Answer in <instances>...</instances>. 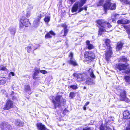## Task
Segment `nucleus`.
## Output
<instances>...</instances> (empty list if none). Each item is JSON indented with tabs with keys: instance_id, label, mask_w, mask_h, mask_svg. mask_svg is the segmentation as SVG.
<instances>
[{
	"instance_id": "obj_54",
	"label": "nucleus",
	"mask_w": 130,
	"mask_h": 130,
	"mask_svg": "<svg viewBox=\"0 0 130 130\" xmlns=\"http://www.w3.org/2000/svg\"><path fill=\"white\" fill-rule=\"evenodd\" d=\"M35 45L37 47H35L34 46V48H35L34 49V50L37 49V48L38 47H39L40 46V45L38 44H36Z\"/></svg>"
},
{
	"instance_id": "obj_40",
	"label": "nucleus",
	"mask_w": 130,
	"mask_h": 130,
	"mask_svg": "<svg viewBox=\"0 0 130 130\" xmlns=\"http://www.w3.org/2000/svg\"><path fill=\"white\" fill-rule=\"evenodd\" d=\"M52 37V36L50 35V34L49 33H47L45 36V38H50Z\"/></svg>"
},
{
	"instance_id": "obj_30",
	"label": "nucleus",
	"mask_w": 130,
	"mask_h": 130,
	"mask_svg": "<svg viewBox=\"0 0 130 130\" xmlns=\"http://www.w3.org/2000/svg\"><path fill=\"white\" fill-rule=\"evenodd\" d=\"M41 18V14H38L37 15L35 20L38 22H40V20Z\"/></svg>"
},
{
	"instance_id": "obj_19",
	"label": "nucleus",
	"mask_w": 130,
	"mask_h": 130,
	"mask_svg": "<svg viewBox=\"0 0 130 130\" xmlns=\"http://www.w3.org/2000/svg\"><path fill=\"white\" fill-rule=\"evenodd\" d=\"M119 61L121 62H126L128 61V60L127 58L124 56H121L120 57L118 60Z\"/></svg>"
},
{
	"instance_id": "obj_7",
	"label": "nucleus",
	"mask_w": 130,
	"mask_h": 130,
	"mask_svg": "<svg viewBox=\"0 0 130 130\" xmlns=\"http://www.w3.org/2000/svg\"><path fill=\"white\" fill-rule=\"evenodd\" d=\"M117 90L120 93V96L121 100L124 101L126 99V94L125 91L123 89L121 88H118Z\"/></svg>"
},
{
	"instance_id": "obj_25",
	"label": "nucleus",
	"mask_w": 130,
	"mask_h": 130,
	"mask_svg": "<svg viewBox=\"0 0 130 130\" xmlns=\"http://www.w3.org/2000/svg\"><path fill=\"white\" fill-rule=\"evenodd\" d=\"M123 4L126 5L129 4L130 1L128 0H119Z\"/></svg>"
},
{
	"instance_id": "obj_23",
	"label": "nucleus",
	"mask_w": 130,
	"mask_h": 130,
	"mask_svg": "<svg viewBox=\"0 0 130 130\" xmlns=\"http://www.w3.org/2000/svg\"><path fill=\"white\" fill-rule=\"evenodd\" d=\"M86 44L87 45V47L88 49L90 50L93 48V46L92 44L90 43L89 41H86Z\"/></svg>"
},
{
	"instance_id": "obj_12",
	"label": "nucleus",
	"mask_w": 130,
	"mask_h": 130,
	"mask_svg": "<svg viewBox=\"0 0 130 130\" xmlns=\"http://www.w3.org/2000/svg\"><path fill=\"white\" fill-rule=\"evenodd\" d=\"M128 65H126L124 64L119 63L116 66V68L118 69L119 71L125 70L127 68Z\"/></svg>"
},
{
	"instance_id": "obj_1",
	"label": "nucleus",
	"mask_w": 130,
	"mask_h": 130,
	"mask_svg": "<svg viewBox=\"0 0 130 130\" xmlns=\"http://www.w3.org/2000/svg\"><path fill=\"white\" fill-rule=\"evenodd\" d=\"M55 98V100H53L52 101L55 109L56 107H59L61 105L65 104L66 103V100L63 99L62 95H57Z\"/></svg>"
},
{
	"instance_id": "obj_34",
	"label": "nucleus",
	"mask_w": 130,
	"mask_h": 130,
	"mask_svg": "<svg viewBox=\"0 0 130 130\" xmlns=\"http://www.w3.org/2000/svg\"><path fill=\"white\" fill-rule=\"evenodd\" d=\"M87 7H85L84 8H81L79 9V10L78 11V12L77 13H78L80 12L84 9L85 10V11H86L87 10Z\"/></svg>"
},
{
	"instance_id": "obj_26",
	"label": "nucleus",
	"mask_w": 130,
	"mask_h": 130,
	"mask_svg": "<svg viewBox=\"0 0 130 130\" xmlns=\"http://www.w3.org/2000/svg\"><path fill=\"white\" fill-rule=\"evenodd\" d=\"M105 31V30L104 29L102 28H100L99 31L98 35L99 36L101 35L102 34V32Z\"/></svg>"
},
{
	"instance_id": "obj_5",
	"label": "nucleus",
	"mask_w": 130,
	"mask_h": 130,
	"mask_svg": "<svg viewBox=\"0 0 130 130\" xmlns=\"http://www.w3.org/2000/svg\"><path fill=\"white\" fill-rule=\"evenodd\" d=\"M84 57L86 60L90 62L95 58V55L92 52H86L84 54Z\"/></svg>"
},
{
	"instance_id": "obj_10",
	"label": "nucleus",
	"mask_w": 130,
	"mask_h": 130,
	"mask_svg": "<svg viewBox=\"0 0 130 130\" xmlns=\"http://www.w3.org/2000/svg\"><path fill=\"white\" fill-rule=\"evenodd\" d=\"M70 60L68 61L69 64L73 65L74 66H76L77 65L76 61L73 58V54L72 53H70L69 56Z\"/></svg>"
},
{
	"instance_id": "obj_21",
	"label": "nucleus",
	"mask_w": 130,
	"mask_h": 130,
	"mask_svg": "<svg viewBox=\"0 0 130 130\" xmlns=\"http://www.w3.org/2000/svg\"><path fill=\"white\" fill-rule=\"evenodd\" d=\"M15 124L19 126H23L24 124V123L20 121V120H16L15 121Z\"/></svg>"
},
{
	"instance_id": "obj_16",
	"label": "nucleus",
	"mask_w": 130,
	"mask_h": 130,
	"mask_svg": "<svg viewBox=\"0 0 130 130\" xmlns=\"http://www.w3.org/2000/svg\"><path fill=\"white\" fill-rule=\"evenodd\" d=\"M130 23V21L126 19H124L121 20H119L117 21L118 24H128Z\"/></svg>"
},
{
	"instance_id": "obj_33",
	"label": "nucleus",
	"mask_w": 130,
	"mask_h": 130,
	"mask_svg": "<svg viewBox=\"0 0 130 130\" xmlns=\"http://www.w3.org/2000/svg\"><path fill=\"white\" fill-rule=\"evenodd\" d=\"M123 73H125L126 74H130V69H127V68L125 70L123 71Z\"/></svg>"
},
{
	"instance_id": "obj_22",
	"label": "nucleus",
	"mask_w": 130,
	"mask_h": 130,
	"mask_svg": "<svg viewBox=\"0 0 130 130\" xmlns=\"http://www.w3.org/2000/svg\"><path fill=\"white\" fill-rule=\"evenodd\" d=\"M7 79L5 77H0V85L4 84L6 82Z\"/></svg>"
},
{
	"instance_id": "obj_63",
	"label": "nucleus",
	"mask_w": 130,
	"mask_h": 130,
	"mask_svg": "<svg viewBox=\"0 0 130 130\" xmlns=\"http://www.w3.org/2000/svg\"><path fill=\"white\" fill-rule=\"evenodd\" d=\"M65 64L64 63H63V66Z\"/></svg>"
},
{
	"instance_id": "obj_52",
	"label": "nucleus",
	"mask_w": 130,
	"mask_h": 130,
	"mask_svg": "<svg viewBox=\"0 0 130 130\" xmlns=\"http://www.w3.org/2000/svg\"><path fill=\"white\" fill-rule=\"evenodd\" d=\"M30 15V12H28L26 13V16L27 17H28Z\"/></svg>"
},
{
	"instance_id": "obj_45",
	"label": "nucleus",
	"mask_w": 130,
	"mask_h": 130,
	"mask_svg": "<svg viewBox=\"0 0 130 130\" xmlns=\"http://www.w3.org/2000/svg\"><path fill=\"white\" fill-rule=\"evenodd\" d=\"M31 47L30 46H28L27 48V52L29 53L31 51Z\"/></svg>"
},
{
	"instance_id": "obj_29",
	"label": "nucleus",
	"mask_w": 130,
	"mask_h": 130,
	"mask_svg": "<svg viewBox=\"0 0 130 130\" xmlns=\"http://www.w3.org/2000/svg\"><path fill=\"white\" fill-rule=\"evenodd\" d=\"M40 22H38L37 21L35 20L33 23V25L34 27H37L38 26Z\"/></svg>"
},
{
	"instance_id": "obj_51",
	"label": "nucleus",
	"mask_w": 130,
	"mask_h": 130,
	"mask_svg": "<svg viewBox=\"0 0 130 130\" xmlns=\"http://www.w3.org/2000/svg\"><path fill=\"white\" fill-rule=\"evenodd\" d=\"M49 32L50 34L53 36H55V33L52 30L50 31Z\"/></svg>"
},
{
	"instance_id": "obj_4",
	"label": "nucleus",
	"mask_w": 130,
	"mask_h": 130,
	"mask_svg": "<svg viewBox=\"0 0 130 130\" xmlns=\"http://www.w3.org/2000/svg\"><path fill=\"white\" fill-rule=\"evenodd\" d=\"M86 1L87 0H81L79 2L76 3L73 5L72 8V12H73L77 11L78 8L82 6L85 3Z\"/></svg>"
},
{
	"instance_id": "obj_60",
	"label": "nucleus",
	"mask_w": 130,
	"mask_h": 130,
	"mask_svg": "<svg viewBox=\"0 0 130 130\" xmlns=\"http://www.w3.org/2000/svg\"><path fill=\"white\" fill-rule=\"evenodd\" d=\"M13 85L12 86V88L13 89V90H14L13 89Z\"/></svg>"
},
{
	"instance_id": "obj_44",
	"label": "nucleus",
	"mask_w": 130,
	"mask_h": 130,
	"mask_svg": "<svg viewBox=\"0 0 130 130\" xmlns=\"http://www.w3.org/2000/svg\"><path fill=\"white\" fill-rule=\"evenodd\" d=\"M68 32V30L67 28L64 29V35H63L64 36H66Z\"/></svg>"
},
{
	"instance_id": "obj_38",
	"label": "nucleus",
	"mask_w": 130,
	"mask_h": 130,
	"mask_svg": "<svg viewBox=\"0 0 130 130\" xmlns=\"http://www.w3.org/2000/svg\"><path fill=\"white\" fill-rule=\"evenodd\" d=\"M104 1V0H100L98 4L97 5L98 6H101L102 5Z\"/></svg>"
},
{
	"instance_id": "obj_55",
	"label": "nucleus",
	"mask_w": 130,
	"mask_h": 130,
	"mask_svg": "<svg viewBox=\"0 0 130 130\" xmlns=\"http://www.w3.org/2000/svg\"><path fill=\"white\" fill-rule=\"evenodd\" d=\"M105 130H112V129L109 127H106Z\"/></svg>"
},
{
	"instance_id": "obj_28",
	"label": "nucleus",
	"mask_w": 130,
	"mask_h": 130,
	"mask_svg": "<svg viewBox=\"0 0 130 130\" xmlns=\"http://www.w3.org/2000/svg\"><path fill=\"white\" fill-rule=\"evenodd\" d=\"M10 32L11 34L14 35L16 32V30L15 28H11L9 29Z\"/></svg>"
},
{
	"instance_id": "obj_41",
	"label": "nucleus",
	"mask_w": 130,
	"mask_h": 130,
	"mask_svg": "<svg viewBox=\"0 0 130 130\" xmlns=\"http://www.w3.org/2000/svg\"><path fill=\"white\" fill-rule=\"evenodd\" d=\"M118 15H119L118 14H115L113 15V16L114 17H115V18H113V16H112V17H111L112 19H113V20H112V21L113 22H115V20H114V19H115V20L116 19V17Z\"/></svg>"
},
{
	"instance_id": "obj_56",
	"label": "nucleus",
	"mask_w": 130,
	"mask_h": 130,
	"mask_svg": "<svg viewBox=\"0 0 130 130\" xmlns=\"http://www.w3.org/2000/svg\"><path fill=\"white\" fill-rule=\"evenodd\" d=\"M83 130H91L90 128H83Z\"/></svg>"
},
{
	"instance_id": "obj_61",
	"label": "nucleus",
	"mask_w": 130,
	"mask_h": 130,
	"mask_svg": "<svg viewBox=\"0 0 130 130\" xmlns=\"http://www.w3.org/2000/svg\"><path fill=\"white\" fill-rule=\"evenodd\" d=\"M14 93V92L13 91H12L11 95H12Z\"/></svg>"
},
{
	"instance_id": "obj_49",
	"label": "nucleus",
	"mask_w": 130,
	"mask_h": 130,
	"mask_svg": "<svg viewBox=\"0 0 130 130\" xmlns=\"http://www.w3.org/2000/svg\"><path fill=\"white\" fill-rule=\"evenodd\" d=\"M61 26L64 29L67 28V26L65 24H62Z\"/></svg>"
},
{
	"instance_id": "obj_15",
	"label": "nucleus",
	"mask_w": 130,
	"mask_h": 130,
	"mask_svg": "<svg viewBox=\"0 0 130 130\" xmlns=\"http://www.w3.org/2000/svg\"><path fill=\"white\" fill-rule=\"evenodd\" d=\"M85 83L87 85H94L95 84L94 81L89 77L87 78Z\"/></svg>"
},
{
	"instance_id": "obj_6",
	"label": "nucleus",
	"mask_w": 130,
	"mask_h": 130,
	"mask_svg": "<svg viewBox=\"0 0 130 130\" xmlns=\"http://www.w3.org/2000/svg\"><path fill=\"white\" fill-rule=\"evenodd\" d=\"M20 22L21 24H20V27L21 30H22L23 27H24V26L25 27H28L30 25L28 20L24 17H22L21 19Z\"/></svg>"
},
{
	"instance_id": "obj_31",
	"label": "nucleus",
	"mask_w": 130,
	"mask_h": 130,
	"mask_svg": "<svg viewBox=\"0 0 130 130\" xmlns=\"http://www.w3.org/2000/svg\"><path fill=\"white\" fill-rule=\"evenodd\" d=\"M124 79L126 82L130 84V76H126L124 77Z\"/></svg>"
},
{
	"instance_id": "obj_48",
	"label": "nucleus",
	"mask_w": 130,
	"mask_h": 130,
	"mask_svg": "<svg viewBox=\"0 0 130 130\" xmlns=\"http://www.w3.org/2000/svg\"><path fill=\"white\" fill-rule=\"evenodd\" d=\"M106 27L107 26V27L108 28H110L112 27V25H111L109 23H108L107 22V23L106 24Z\"/></svg>"
},
{
	"instance_id": "obj_9",
	"label": "nucleus",
	"mask_w": 130,
	"mask_h": 130,
	"mask_svg": "<svg viewBox=\"0 0 130 130\" xmlns=\"http://www.w3.org/2000/svg\"><path fill=\"white\" fill-rule=\"evenodd\" d=\"M13 103L12 101L9 100L6 102L5 105L4 106L3 109L5 110H8L13 107Z\"/></svg>"
},
{
	"instance_id": "obj_14",
	"label": "nucleus",
	"mask_w": 130,
	"mask_h": 130,
	"mask_svg": "<svg viewBox=\"0 0 130 130\" xmlns=\"http://www.w3.org/2000/svg\"><path fill=\"white\" fill-rule=\"evenodd\" d=\"M73 75L74 76L77 78L78 81H84L85 80L84 76L81 74L74 73Z\"/></svg>"
},
{
	"instance_id": "obj_11",
	"label": "nucleus",
	"mask_w": 130,
	"mask_h": 130,
	"mask_svg": "<svg viewBox=\"0 0 130 130\" xmlns=\"http://www.w3.org/2000/svg\"><path fill=\"white\" fill-rule=\"evenodd\" d=\"M97 23L100 26L105 28L107 22L104 20L99 19L96 21Z\"/></svg>"
},
{
	"instance_id": "obj_50",
	"label": "nucleus",
	"mask_w": 130,
	"mask_h": 130,
	"mask_svg": "<svg viewBox=\"0 0 130 130\" xmlns=\"http://www.w3.org/2000/svg\"><path fill=\"white\" fill-rule=\"evenodd\" d=\"M1 70L6 71L7 70V69L6 67H2L1 68Z\"/></svg>"
},
{
	"instance_id": "obj_35",
	"label": "nucleus",
	"mask_w": 130,
	"mask_h": 130,
	"mask_svg": "<svg viewBox=\"0 0 130 130\" xmlns=\"http://www.w3.org/2000/svg\"><path fill=\"white\" fill-rule=\"evenodd\" d=\"M75 94L74 92H71L70 94L69 97L71 98V99H72L75 96Z\"/></svg>"
},
{
	"instance_id": "obj_24",
	"label": "nucleus",
	"mask_w": 130,
	"mask_h": 130,
	"mask_svg": "<svg viewBox=\"0 0 130 130\" xmlns=\"http://www.w3.org/2000/svg\"><path fill=\"white\" fill-rule=\"evenodd\" d=\"M24 90L26 92L30 91L31 89L30 86L28 85H26L24 87Z\"/></svg>"
},
{
	"instance_id": "obj_13",
	"label": "nucleus",
	"mask_w": 130,
	"mask_h": 130,
	"mask_svg": "<svg viewBox=\"0 0 130 130\" xmlns=\"http://www.w3.org/2000/svg\"><path fill=\"white\" fill-rule=\"evenodd\" d=\"M40 69L38 68H36L35 69L34 74L32 75L33 78L34 79H36L39 78L38 74L39 73Z\"/></svg>"
},
{
	"instance_id": "obj_43",
	"label": "nucleus",
	"mask_w": 130,
	"mask_h": 130,
	"mask_svg": "<svg viewBox=\"0 0 130 130\" xmlns=\"http://www.w3.org/2000/svg\"><path fill=\"white\" fill-rule=\"evenodd\" d=\"M112 120V118L111 117H109L105 120V122H110Z\"/></svg>"
},
{
	"instance_id": "obj_39",
	"label": "nucleus",
	"mask_w": 130,
	"mask_h": 130,
	"mask_svg": "<svg viewBox=\"0 0 130 130\" xmlns=\"http://www.w3.org/2000/svg\"><path fill=\"white\" fill-rule=\"evenodd\" d=\"M126 31L128 34V37H130V26L128 27L126 29Z\"/></svg>"
},
{
	"instance_id": "obj_36",
	"label": "nucleus",
	"mask_w": 130,
	"mask_h": 130,
	"mask_svg": "<svg viewBox=\"0 0 130 130\" xmlns=\"http://www.w3.org/2000/svg\"><path fill=\"white\" fill-rule=\"evenodd\" d=\"M70 88H72L74 90H76L77 89L78 87H77V86L75 85H72L70 86Z\"/></svg>"
},
{
	"instance_id": "obj_46",
	"label": "nucleus",
	"mask_w": 130,
	"mask_h": 130,
	"mask_svg": "<svg viewBox=\"0 0 130 130\" xmlns=\"http://www.w3.org/2000/svg\"><path fill=\"white\" fill-rule=\"evenodd\" d=\"M39 71L41 73L44 74H46L47 73V72L46 71L44 70H40Z\"/></svg>"
},
{
	"instance_id": "obj_58",
	"label": "nucleus",
	"mask_w": 130,
	"mask_h": 130,
	"mask_svg": "<svg viewBox=\"0 0 130 130\" xmlns=\"http://www.w3.org/2000/svg\"><path fill=\"white\" fill-rule=\"evenodd\" d=\"M86 106H85V105H84L83 107V109L84 110H85L86 109Z\"/></svg>"
},
{
	"instance_id": "obj_8",
	"label": "nucleus",
	"mask_w": 130,
	"mask_h": 130,
	"mask_svg": "<svg viewBox=\"0 0 130 130\" xmlns=\"http://www.w3.org/2000/svg\"><path fill=\"white\" fill-rule=\"evenodd\" d=\"M0 127L2 130H10L11 128L10 125L6 122H3L0 125Z\"/></svg>"
},
{
	"instance_id": "obj_64",
	"label": "nucleus",
	"mask_w": 130,
	"mask_h": 130,
	"mask_svg": "<svg viewBox=\"0 0 130 130\" xmlns=\"http://www.w3.org/2000/svg\"><path fill=\"white\" fill-rule=\"evenodd\" d=\"M14 98H12V99H13V100H14Z\"/></svg>"
},
{
	"instance_id": "obj_53",
	"label": "nucleus",
	"mask_w": 130,
	"mask_h": 130,
	"mask_svg": "<svg viewBox=\"0 0 130 130\" xmlns=\"http://www.w3.org/2000/svg\"><path fill=\"white\" fill-rule=\"evenodd\" d=\"M10 75H11L12 76H13L14 75V74L13 72H11L10 73Z\"/></svg>"
},
{
	"instance_id": "obj_27",
	"label": "nucleus",
	"mask_w": 130,
	"mask_h": 130,
	"mask_svg": "<svg viewBox=\"0 0 130 130\" xmlns=\"http://www.w3.org/2000/svg\"><path fill=\"white\" fill-rule=\"evenodd\" d=\"M89 72L90 71V76L94 78H95V76L94 75V74L93 73V70L91 69H89Z\"/></svg>"
},
{
	"instance_id": "obj_3",
	"label": "nucleus",
	"mask_w": 130,
	"mask_h": 130,
	"mask_svg": "<svg viewBox=\"0 0 130 130\" xmlns=\"http://www.w3.org/2000/svg\"><path fill=\"white\" fill-rule=\"evenodd\" d=\"M110 42L109 39H107L105 41V42L106 45L107 46V48L108 50L106 52L105 54V59L107 61H109V58L111 57L112 53L111 50V48L109 43Z\"/></svg>"
},
{
	"instance_id": "obj_57",
	"label": "nucleus",
	"mask_w": 130,
	"mask_h": 130,
	"mask_svg": "<svg viewBox=\"0 0 130 130\" xmlns=\"http://www.w3.org/2000/svg\"><path fill=\"white\" fill-rule=\"evenodd\" d=\"M89 103V102H87L85 104V106H86L87 105H88Z\"/></svg>"
},
{
	"instance_id": "obj_2",
	"label": "nucleus",
	"mask_w": 130,
	"mask_h": 130,
	"mask_svg": "<svg viewBox=\"0 0 130 130\" xmlns=\"http://www.w3.org/2000/svg\"><path fill=\"white\" fill-rule=\"evenodd\" d=\"M116 4L114 3H112L111 0H106L105 3L103 6L105 13L107 12V10H111L116 9Z\"/></svg>"
},
{
	"instance_id": "obj_32",
	"label": "nucleus",
	"mask_w": 130,
	"mask_h": 130,
	"mask_svg": "<svg viewBox=\"0 0 130 130\" xmlns=\"http://www.w3.org/2000/svg\"><path fill=\"white\" fill-rule=\"evenodd\" d=\"M50 20V17L49 16H46L44 19L45 22L47 23L49 22Z\"/></svg>"
},
{
	"instance_id": "obj_42",
	"label": "nucleus",
	"mask_w": 130,
	"mask_h": 130,
	"mask_svg": "<svg viewBox=\"0 0 130 130\" xmlns=\"http://www.w3.org/2000/svg\"><path fill=\"white\" fill-rule=\"evenodd\" d=\"M128 125L126 128L125 130H130V119L129 120Z\"/></svg>"
},
{
	"instance_id": "obj_62",
	"label": "nucleus",
	"mask_w": 130,
	"mask_h": 130,
	"mask_svg": "<svg viewBox=\"0 0 130 130\" xmlns=\"http://www.w3.org/2000/svg\"><path fill=\"white\" fill-rule=\"evenodd\" d=\"M84 89H86V87H84Z\"/></svg>"
},
{
	"instance_id": "obj_59",
	"label": "nucleus",
	"mask_w": 130,
	"mask_h": 130,
	"mask_svg": "<svg viewBox=\"0 0 130 130\" xmlns=\"http://www.w3.org/2000/svg\"><path fill=\"white\" fill-rule=\"evenodd\" d=\"M70 1L72 2H75V0H70Z\"/></svg>"
},
{
	"instance_id": "obj_37",
	"label": "nucleus",
	"mask_w": 130,
	"mask_h": 130,
	"mask_svg": "<svg viewBox=\"0 0 130 130\" xmlns=\"http://www.w3.org/2000/svg\"><path fill=\"white\" fill-rule=\"evenodd\" d=\"M106 129V127L104 126V125H103V124H101V125L100 127V129L101 130H105Z\"/></svg>"
},
{
	"instance_id": "obj_17",
	"label": "nucleus",
	"mask_w": 130,
	"mask_h": 130,
	"mask_svg": "<svg viewBox=\"0 0 130 130\" xmlns=\"http://www.w3.org/2000/svg\"><path fill=\"white\" fill-rule=\"evenodd\" d=\"M37 126L38 129L39 130H47L45 126L41 123H39L37 124Z\"/></svg>"
},
{
	"instance_id": "obj_20",
	"label": "nucleus",
	"mask_w": 130,
	"mask_h": 130,
	"mask_svg": "<svg viewBox=\"0 0 130 130\" xmlns=\"http://www.w3.org/2000/svg\"><path fill=\"white\" fill-rule=\"evenodd\" d=\"M123 44L121 42H119L117 44L116 47L117 50H121L122 48Z\"/></svg>"
},
{
	"instance_id": "obj_18",
	"label": "nucleus",
	"mask_w": 130,
	"mask_h": 130,
	"mask_svg": "<svg viewBox=\"0 0 130 130\" xmlns=\"http://www.w3.org/2000/svg\"><path fill=\"white\" fill-rule=\"evenodd\" d=\"M123 115L124 118L125 119H128L130 118V114L128 110L124 111Z\"/></svg>"
},
{
	"instance_id": "obj_47",
	"label": "nucleus",
	"mask_w": 130,
	"mask_h": 130,
	"mask_svg": "<svg viewBox=\"0 0 130 130\" xmlns=\"http://www.w3.org/2000/svg\"><path fill=\"white\" fill-rule=\"evenodd\" d=\"M33 6L31 5H29L28 9L29 10H31L33 9Z\"/></svg>"
}]
</instances>
